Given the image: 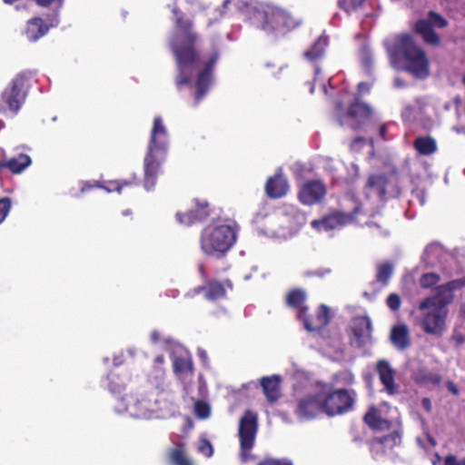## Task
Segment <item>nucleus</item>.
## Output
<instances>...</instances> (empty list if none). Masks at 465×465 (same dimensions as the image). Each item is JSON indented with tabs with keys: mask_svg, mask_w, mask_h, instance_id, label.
Segmentation results:
<instances>
[{
	"mask_svg": "<svg viewBox=\"0 0 465 465\" xmlns=\"http://www.w3.org/2000/svg\"><path fill=\"white\" fill-rule=\"evenodd\" d=\"M172 11L174 15V29L170 38V47L177 65L175 84L178 88L189 85L193 76L197 74L194 96V104L197 105L213 82V71L219 54L214 52L208 60L201 59L194 49L198 36L192 31L193 23L184 20L176 7H173Z\"/></svg>",
	"mask_w": 465,
	"mask_h": 465,
	"instance_id": "nucleus-1",
	"label": "nucleus"
},
{
	"mask_svg": "<svg viewBox=\"0 0 465 465\" xmlns=\"http://www.w3.org/2000/svg\"><path fill=\"white\" fill-rule=\"evenodd\" d=\"M123 408L117 406L118 412L126 411L138 419H166L179 412L174 396L164 381L151 386L136 395L126 396L121 400Z\"/></svg>",
	"mask_w": 465,
	"mask_h": 465,
	"instance_id": "nucleus-2",
	"label": "nucleus"
},
{
	"mask_svg": "<svg viewBox=\"0 0 465 465\" xmlns=\"http://www.w3.org/2000/svg\"><path fill=\"white\" fill-rule=\"evenodd\" d=\"M391 63L395 69L408 71L417 78L429 74V61L424 51L408 35H397L385 42Z\"/></svg>",
	"mask_w": 465,
	"mask_h": 465,
	"instance_id": "nucleus-3",
	"label": "nucleus"
},
{
	"mask_svg": "<svg viewBox=\"0 0 465 465\" xmlns=\"http://www.w3.org/2000/svg\"><path fill=\"white\" fill-rule=\"evenodd\" d=\"M168 143L167 129L163 119L157 116L153 120L147 153L144 156V188L147 191L152 190L156 183L161 165L166 158Z\"/></svg>",
	"mask_w": 465,
	"mask_h": 465,
	"instance_id": "nucleus-4",
	"label": "nucleus"
},
{
	"mask_svg": "<svg viewBox=\"0 0 465 465\" xmlns=\"http://www.w3.org/2000/svg\"><path fill=\"white\" fill-rule=\"evenodd\" d=\"M452 299V295L444 298L432 295L420 302L415 321L424 332L433 335H440L443 332L449 312L447 305L451 302Z\"/></svg>",
	"mask_w": 465,
	"mask_h": 465,
	"instance_id": "nucleus-5",
	"label": "nucleus"
},
{
	"mask_svg": "<svg viewBox=\"0 0 465 465\" xmlns=\"http://www.w3.org/2000/svg\"><path fill=\"white\" fill-rule=\"evenodd\" d=\"M237 231L238 226L233 222H219L208 225L201 236L203 252L211 256H223L235 243Z\"/></svg>",
	"mask_w": 465,
	"mask_h": 465,
	"instance_id": "nucleus-6",
	"label": "nucleus"
},
{
	"mask_svg": "<svg viewBox=\"0 0 465 465\" xmlns=\"http://www.w3.org/2000/svg\"><path fill=\"white\" fill-rule=\"evenodd\" d=\"M254 21L261 22L260 27L267 34L284 35L299 27L302 20L289 12L276 7L267 6L262 10H255Z\"/></svg>",
	"mask_w": 465,
	"mask_h": 465,
	"instance_id": "nucleus-7",
	"label": "nucleus"
},
{
	"mask_svg": "<svg viewBox=\"0 0 465 465\" xmlns=\"http://www.w3.org/2000/svg\"><path fill=\"white\" fill-rule=\"evenodd\" d=\"M323 412L329 416L342 414L352 409L355 393L340 389L333 391L327 383H321Z\"/></svg>",
	"mask_w": 465,
	"mask_h": 465,
	"instance_id": "nucleus-8",
	"label": "nucleus"
},
{
	"mask_svg": "<svg viewBox=\"0 0 465 465\" xmlns=\"http://www.w3.org/2000/svg\"><path fill=\"white\" fill-rule=\"evenodd\" d=\"M26 74H17L0 95V113L15 116L26 98Z\"/></svg>",
	"mask_w": 465,
	"mask_h": 465,
	"instance_id": "nucleus-9",
	"label": "nucleus"
},
{
	"mask_svg": "<svg viewBox=\"0 0 465 465\" xmlns=\"http://www.w3.org/2000/svg\"><path fill=\"white\" fill-rule=\"evenodd\" d=\"M341 100L336 104V117L339 124L341 126L358 129L363 121L369 117L371 113L370 107L363 103L355 102L345 114H342L341 105L343 103L349 102L350 99L348 97H351V94L344 87L341 91Z\"/></svg>",
	"mask_w": 465,
	"mask_h": 465,
	"instance_id": "nucleus-10",
	"label": "nucleus"
},
{
	"mask_svg": "<svg viewBox=\"0 0 465 465\" xmlns=\"http://www.w3.org/2000/svg\"><path fill=\"white\" fill-rule=\"evenodd\" d=\"M258 430V416L252 411L244 412L240 420L238 436L240 439L241 453L240 458L242 462H246L251 458L250 451L254 446L256 434Z\"/></svg>",
	"mask_w": 465,
	"mask_h": 465,
	"instance_id": "nucleus-11",
	"label": "nucleus"
},
{
	"mask_svg": "<svg viewBox=\"0 0 465 465\" xmlns=\"http://www.w3.org/2000/svg\"><path fill=\"white\" fill-rule=\"evenodd\" d=\"M322 412L321 383H318L313 391L307 393L298 401L294 413L300 420H308L316 418Z\"/></svg>",
	"mask_w": 465,
	"mask_h": 465,
	"instance_id": "nucleus-12",
	"label": "nucleus"
},
{
	"mask_svg": "<svg viewBox=\"0 0 465 465\" xmlns=\"http://www.w3.org/2000/svg\"><path fill=\"white\" fill-rule=\"evenodd\" d=\"M360 211L361 205L356 203L351 213L334 211L321 220H313L311 224L319 232L341 229L343 226L352 223L355 220V215L358 214Z\"/></svg>",
	"mask_w": 465,
	"mask_h": 465,
	"instance_id": "nucleus-13",
	"label": "nucleus"
},
{
	"mask_svg": "<svg viewBox=\"0 0 465 465\" xmlns=\"http://www.w3.org/2000/svg\"><path fill=\"white\" fill-rule=\"evenodd\" d=\"M447 25V21L440 15L430 12L428 20L421 19L416 23V31L423 40L430 45H438L440 37L434 32L433 27L442 28Z\"/></svg>",
	"mask_w": 465,
	"mask_h": 465,
	"instance_id": "nucleus-14",
	"label": "nucleus"
},
{
	"mask_svg": "<svg viewBox=\"0 0 465 465\" xmlns=\"http://www.w3.org/2000/svg\"><path fill=\"white\" fill-rule=\"evenodd\" d=\"M351 329L352 338L351 343L356 347H362L371 341L372 325L368 316H356L351 320Z\"/></svg>",
	"mask_w": 465,
	"mask_h": 465,
	"instance_id": "nucleus-15",
	"label": "nucleus"
},
{
	"mask_svg": "<svg viewBox=\"0 0 465 465\" xmlns=\"http://www.w3.org/2000/svg\"><path fill=\"white\" fill-rule=\"evenodd\" d=\"M326 193L325 185L319 180L305 183L300 189L299 200L302 203L312 205L319 203Z\"/></svg>",
	"mask_w": 465,
	"mask_h": 465,
	"instance_id": "nucleus-16",
	"label": "nucleus"
},
{
	"mask_svg": "<svg viewBox=\"0 0 465 465\" xmlns=\"http://www.w3.org/2000/svg\"><path fill=\"white\" fill-rule=\"evenodd\" d=\"M377 371L379 378L385 391L393 395L398 392L399 386L395 383V371L385 360H381L377 362Z\"/></svg>",
	"mask_w": 465,
	"mask_h": 465,
	"instance_id": "nucleus-17",
	"label": "nucleus"
},
{
	"mask_svg": "<svg viewBox=\"0 0 465 465\" xmlns=\"http://www.w3.org/2000/svg\"><path fill=\"white\" fill-rule=\"evenodd\" d=\"M209 208L206 202L196 201L195 208L185 213H177L176 219L183 225H192L197 222H202L209 216Z\"/></svg>",
	"mask_w": 465,
	"mask_h": 465,
	"instance_id": "nucleus-18",
	"label": "nucleus"
},
{
	"mask_svg": "<svg viewBox=\"0 0 465 465\" xmlns=\"http://www.w3.org/2000/svg\"><path fill=\"white\" fill-rule=\"evenodd\" d=\"M387 179L384 175H371L365 188L366 198H373L376 202L384 201Z\"/></svg>",
	"mask_w": 465,
	"mask_h": 465,
	"instance_id": "nucleus-19",
	"label": "nucleus"
},
{
	"mask_svg": "<svg viewBox=\"0 0 465 465\" xmlns=\"http://www.w3.org/2000/svg\"><path fill=\"white\" fill-rule=\"evenodd\" d=\"M265 190L269 197L281 198L284 196L289 190L287 179L283 175L276 173L267 181Z\"/></svg>",
	"mask_w": 465,
	"mask_h": 465,
	"instance_id": "nucleus-20",
	"label": "nucleus"
},
{
	"mask_svg": "<svg viewBox=\"0 0 465 465\" xmlns=\"http://www.w3.org/2000/svg\"><path fill=\"white\" fill-rule=\"evenodd\" d=\"M303 322L304 328L309 331H319L323 329L330 321L329 317V309L325 305H321L319 307L317 315L313 321H311L306 313L303 315L301 320Z\"/></svg>",
	"mask_w": 465,
	"mask_h": 465,
	"instance_id": "nucleus-21",
	"label": "nucleus"
},
{
	"mask_svg": "<svg viewBox=\"0 0 465 465\" xmlns=\"http://www.w3.org/2000/svg\"><path fill=\"white\" fill-rule=\"evenodd\" d=\"M48 32V26L40 17H35L27 22L25 34L29 41L35 42Z\"/></svg>",
	"mask_w": 465,
	"mask_h": 465,
	"instance_id": "nucleus-22",
	"label": "nucleus"
},
{
	"mask_svg": "<svg viewBox=\"0 0 465 465\" xmlns=\"http://www.w3.org/2000/svg\"><path fill=\"white\" fill-rule=\"evenodd\" d=\"M305 300L306 293L301 289H295L290 292L286 297L287 304L299 311L297 315L299 320L302 319L307 311V307L303 305Z\"/></svg>",
	"mask_w": 465,
	"mask_h": 465,
	"instance_id": "nucleus-23",
	"label": "nucleus"
},
{
	"mask_svg": "<svg viewBox=\"0 0 465 465\" xmlns=\"http://www.w3.org/2000/svg\"><path fill=\"white\" fill-rule=\"evenodd\" d=\"M391 341L399 350H404L410 345L409 330L405 324L394 326L391 331Z\"/></svg>",
	"mask_w": 465,
	"mask_h": 465,
	"instance_id": "nucleus-24",
	"label": "nucleus"
},
{
	"mask_svg": "<svg viewBox=\"0 0 465 465\" xmlns=\"http://www.w3.org/2000/svg\"><path fill=\"white\" fill-rule=\"evenodd\" d=\"M280 379L278 376L263 377L261 381L263 392L271 402L278 400L280 396Z\"/></svg>",
	"mask_w": 465,
	"mask_h": 465,
	"instance_id": "nucleus-25",
	"label": "nucleus"
},
{
	"mask_svg": "<svg viewBox=\"0 0 465 465\" xmlns=\"http://www.w3.org/2000/svg\"><path fill=\"white\" fill-rule=\"evenodd\" d=\"M173 371L177 375H192L193 363L187 353L183 351L180 356L173 355Z\"/></svg>",
	"mask_w": 465,
	"mask_h": 465,
	"instance_id": "nucleus-26",
	"label": "nucleus"
},
{
	"mask_svg": "<svg viewBox=\"0 0 465 465\" xmlns=\"http://www.w3.org/2000/svg\"><path fill=\"white\" fill-rule=\"evenodd\" d=\"M204 291V297L209 301H214L225 296L224 285L220 282H209L206 287H198L195 292Z\"/></svg>",
	"mask_w": 465,
	"mask_h": 465,
	"instance_id": "nucleus-27",
	"label": "nucleus"
},
{
	"mask_svg": "<svg viewBox=\"0 0 465 465\" xmlns=\"http://www.w3.org/2000/svg\"><path fill=\"white\" fill-rule=\"evenodd\" d=\"M32 161L29 155L20 153L17 157H13L5 161V169H8L13 173H20L26 169Z\"/></svg>",
	"mask_w": 465,
	"mask_h": 465,
	"instance_id": "nucleus-28",
	"label": "nucleus"
},
{
	"mask_svg": "<svg viewBox=\"0 0 465 465\" xmlns=\"http://www.w3.org/2000/svg\"><path fill=\"white\" fill-rule=\"evenodd\" d=\"M327 45V36L321 35L317 41L304 52V57L310 62H315L319 58L322 57Z\"/></svg>",
	"mask_w": 465,
	"mask_h": 465,
	"instance_id": "nucleus-29",
	"label": "nucleus"
},
{
	"mask_svg": "<svg viewBox=\"0 0 465 465\" xmlns=\"http://www.w3.org/2000/svg\"><path fill=\"white\" fill-rule=\"evenodd\" d=\"M414 147L420 154L429 155L436 151L437 144L431 137L423 136L415 140Z\"/></svg>",
	"mask_w": 465,
	"mask_h": 465,
	"instance_id": "nucleus-30",
	"label": "nucleus"
},
{
	"mask_svg": "<svg viewBox=\"0 0 465 465\" xmlns=\"http://www.w3.org/2000/svg\"><path fill=\"white\" fill-rule=\"evenodd\" d=\"M170 461L172 465H193L191 460L187 457L183 444H177L170 452Z\"/></svg>",
	"mask_w": 465,
	"mask_h": 465,
	"instance_id": "nucleus-31",
	"label": "nucleus"
},
{
	"mask_svg": "<svg viewBox=\"0 0 465 465\" xmlns=\"http://www.w3.org/2000/svg\"><path fill=\"white\" fill-rule=\"evenodd\" d=\"M39 6L46 7L54 5L55 12L53 15L47 18L49 25L52 27L59 24V10L63 7L64 0H34Z\"/></svg>",
	"mask_w": 465,
	"mask_h": 465,
	"instance_id": "nucleus-32",
	"label": "nucleus"
},
{
	"mask_svg": "<svg viewBox=\"0 0 465 465\" xmlns=\"http://www.w3.org/2000/svg\"><path fill=\"white\" fill-rule=\"evenodd\" d=\"M364 421L372 429L383 430L387 428L389 422L381 420L379 411L372 408L364 416Z\"/></svg>",
	"mask_w": 465,
	"mask_h": 465,
	"instance_id": "nucleus-33",
	"label": "nucleus"
},
{
	"mask_svg": "<svg viewBox=\"0 0 465 465\" xmlns=\"http://www.w3.org/2000/svg\"><path fill=\"white\" fill-rule=\"evenodd\" d=\"M463 286H465V278L453 280L446 284L440 285L437 288L435 295H439L440 298H444L445 296L452 295L451 292L453 291L460 289Z\"/></svg>",
	"mask_w": 465,
	"mask_h": 465,
	"instance_id": "nucleus-34",
	"label": "nucleus"
},
{
	"mask_svg": "<svg viewBox=\"0 0 465 465\" xmlns=\"http://www.w3.org/2000/svg\"><path fill=\"white\" fill-rule=\"evenodd\" d=\"M401 442V436L398 432H393L391 434L386 435L382 438H375L371 440V448L380 449L382 446L392 447Z\"/></svg>",
	"mask_w": 465,
	"mask_h": 465,
	"instance_id": "nucleus-35",
	"label": "nucleus"
},
{
	"mask_svg": "<svg viewBox=\"0 0 465 465\" xmlns=\"http://www.w3.org/2000/svg\"><path fill=\"white\" fill-rule=\"evenodd\" d=\"M229 5H233L239 11H242L243 8L249 7V5L242 0H224L223 3V10H215V13H218V17L210 18L208 25H212L215 21L218 20V18H221L224 15L225 10L229 8Z\"/></svg>",
	"mask_w": 465,
	"mask_h": 465,
	"instance_id": "nucleus-36",
	"label": "nucleus"
},
{
	"mask_svg": "<svg viewBox=\"0 0 465 465\" xmlns=\"http://www.w3.org/2000/svg\"><path fill=\"white\" fill-rule=\"evenodd\" d=\"M393 272V266L390 262H384L377 268V280L383 284H387Z\"/></svg>",
	"mask_w": 465,
	"mask_h": 465,
	"instance_id": "nucleus-37",
	"label": "nucleus"
},
{
	"mask_svg": "<svg viewBox=\"0 0 465 465\" xmlns=\"http://www.w3.org/2000/svg\"><path fill=\"white\" fill-rule=\"evenodd\" d=\"M440 278L437 273H424L420 279V284L422 288L428 289L439 283Z\"/></svg>",
	"mask_w": 465,
	"mask_h": 465,
	"instance_id": "nucleus-38",
	"label": "nucleus"
},
{
	"mask_svg": "<svg viewBox=\"0 0 465 465\" xmlns=\"http://www.w3.org/2000/svg\"><path fill=\"white\" fill-rule=\"evenodd\" d=\"M194 411L197 417L205 419L210 416V407L206 402L198 401L194 405Z\"/></svg>",
	"mask_w": 465,
	"mask_h": 465,
	"instance_id": "nucleus-39",
	"label": "nucleus"
},
{
	"mask_svg": "<svg viewBox=\"0 0 465 465\" xmlns=\"http://www.w3.org/2000/svg\"><path fill=\"white\" fill-rule=\"evenodd\" d=\"M198 451L203 456L210 458L213 453V448L211 442L206 439H202L197 446Z\"/></svg>",
	"mask_w": 465,
	"mask_h": 465,
	"instance_id": "nucleus-40",
	"label": "nucleus"
},
{
	"mask_svg": "<svg viewBox=\"0 0 465 465\" xmlns=\"http://www.w3.org/2000/svg\"><path fill=\"white\" fill-rule=\"evenodd\" d=\"M12 203L8 197L0 199V224L5 221V217L10 212Z\"/></svg>",
	"mask_w": 465,
	"mask_h": 465,
	"instance_id": "nucleus-41",
	"label": "nucleus"
},
{
	"mask_svg": "<svg viewBox=\"0 0 465 465\" xmlns=\"http://www.w3.org/2000/svg\"><path fill=\"white\" fill-rule=\"evenodd\" d=\"M109 390L113 392H120L125 387V381L121 380L119 382H115L114 380H119V378L114 374H110L109 377Z\"/></svg>",
	"mask_w": 465,
	"mask_h": 465,
	"instance_id": "nucleus-42",
	"label": "nucleus"
},
{
	"mask_svg": "<svg viewBox=\"0 0 465 465\" xmlns=\"http://www.w3.org/2000/svg\"><path fill=\"white\" fill-rule=\"evenodd\" d=\"M351 1V7H348L346 5L345 0H339L338 4L339 6L342 9H344L348 14L351 13V10H355L359 8L365 0H350Z\"/></svg>",
	"mask_w": 465,
	"mask_h": 465,
	"instance_id": "nucleus-43",
	"label": "nucleus"
},
{
	"mask_svg": "<svg viewBox=\"0 0 465 465\" xmlns=\"http://www.w3.org/2000/svg\"><path fill=\"white\" fill-rule=\"evenodd\" d=\"M401 298L398 294L391 293L387 298V305L391 311H398L401 307Z\"/></svg>",
	"mask_w": 465,
	"mask_h": 465,
	"instance_id": "nucleus-44",
	"label": "nucleus"
},
{
	"mask_svg": "<svg viewBox=\"0 0 465 465\" xmlns=\"http://www.w3.org/2000/svg\"><path fill=\"white\" fill-rule=\"evenodd\" d=\"M258 465H292V462L287 459H265Z\"/></svg>",
	"mask_w": 465,
	"mask_h": 465,
	"instance_id": "nucleus-45",
	"label": "nucleus"
},
{
	"mask_svg": "<svg viewBox=\"0 0 465 465\" xmlns=\"http://www.w3.org/2000/svg\"><path fill=\"white\" fill-rule=\"evenodd\" d=\"M163 364V356H157L154 360V370H155V372H156V378L158 380H160L159 382H162L163 381V370L162 368Z\"/></svg>",
	"mask_w": 465,
	"mask_h": 465,
	"instance_id": "nucleus-46",
	"label": "nucleus"
},
{
	"mask_svg": "<svg viewBox=\"0 0 465 465\" xmlns=\"http://www.w3.org/2000/svg\"><path fill=\"white\" fill-rule=\"evenodd\" d=\"M129 184L128 182L124 181V182H110L109 183V185L104 187V189L107 191V192H114V191H117V192H121L122 188L124 185H127Z\"/></svg>",
	"mask_w": 465,
	"mask_h": 465,
	"instance_id": "nucleus-47",
	"label": "nucleus"
},
{
	"mask_svg": "<svg viewBox=\"0 0 465 465\" xmlns=\"http://www.w3.org/2000/svg\"><path fill=\"white\" fill-rule=\"evenodd\" d=\"M401 117L404 121L410 122L413 118V108L411 105H405L401 112Z\"/></svg>",
	"mask_w": 465,
	"mask_h": 465,
	"instance_id": "nucleus-48",
	"label": "nucleus"
},
{
	"mask_svg": "<svg viewBox=\"0 0 465 465\" xmlns=\"http://www.w3.org/2000/svg\"><path fill=\"white\" fill-rule=\"evenodd\" d=\"M361 62L365 67H368L371 64V54L367 48H363L361 51Z\"/></svg>",
	"mask_w": 465,
	"mask_h": 465,
	"instance_id": "nucleus-49",
	"label": "nucleus"
},
{
	"mask_svg": "<svg viewBox=\"0 0 465 465\" xmlns=\"http://www.w3.org/2000/svg\"><path fill=\"white\" fill-rule=\"evenodd\" d=\"M444 465H465V459L459 461L454 455H449L444 460Z\"/></svg>",
	"mask_w": 465,
	"mask_h": 465,
	"instance_id": "nucleus-50",
	"label": "nucleus"
},
{
	"mask_svg": "<svg viewBox=\"0 0 465 465\" xmlns=\"http://www.w3.org/2000/svg\"><path fill=\"white\" fill-rule=\"evenodd\" d=\"M360 175V170L359 166L355 163L351 164V170H350V179L351 181L357 179Z\"/></svg>",
	"mask_w": 465,
	"mask_h": 465,
	"instance_id": "nucleus-51",
	"label": "nucleus"
},
{
	"mask_svg": "<svg viewBox=\"0 0 465 465\" xmlns=\"http://www.w3.org/2000/svg\"><path fill=\"white\" fill-rule=\"evenodd\" d=\"M371 89V85L368 83H359L358 84V91L360 94H365L368 93Z\"/></svg>",
	"mask_w": 465,
	"mask_h": 465,
	"instance_id": "nucleus-52",
	"label": "nucleus"
},
{
	"mask_svg": "<svg viewBox=\"0 0 465 465\" xmlns=\"http://www.w3.org/2000/svg\"><path fill=\"white\" fill-rule=\"evenodd\" d=\"M414 196L416 197L418 203H420V205H424L425 203H426V197H425V194L423 193V192H415L414 193Z\"/></svg>",
	"mask_w": 465,
	"mask_h": 465,
	"instance_id": "nucleus-53",
	"label": "nucleus"
},
{
	"mask_svg": "<svg viewBox=\"0 0 465 465\" xmlns=\"http://www.w3.org/2000/svg\"><path fill=\"white\" fill-rule=\"evenodd\" d=\"M388 124H382L381 127H380V136L383 139V140H388L389 137L387 136V130H388Z\"/></svg>",
	"mask_w": 465,
	"mask_h": 465,
	"instance_id": "nucleus-54",
	"label": "nucleus"
},
{
	"mask_svg": "<svg viewBox=\"0 0 465 465\" xmlns=\"http://www.w3.org/2000/svg\"><path fill=\"white\" fill-rule=\"evenodd\" d=\"M339 376L342 377L347 381V383H351L353 381V376L348 371H342L339 374Z\"/></svg>",
	"mask_w": 465,
	"mask_h": 465,
	"instance_id": "nucleus-55",
	"label": "nucleus"
},
{
	"mask_svg": "<svg viewBox=\"0 0 465 465\" xmlns=\"http://www.w3.org/2000/svg\"><path fill=\"white\" fill-rule=\"evenodd\" d=\"M393 85L394 87L396 88H403L406 86V84L405 82L401 79L400 77H395L394 81H393Z\"/></svg>",
	"mask_w": 465,
	"mask_h": 465,
	"instance_id": "nucleus-56",
	"label": "nucleus"
},
{
	"mask_svg": "<svg viewBox=\"0 0 465 465\" xmlns=\"http://www.w3.org/2000/svg\"><path fill=\"white\" fill-rule=\"evenodd\" d=\"M421 405L422 407L427 411H430L431 410V402H430V400L428 399V398H424L422 399L421 401Z\"/></svg>",
	"mask_w": 465,
	"mask_h": 465,
	"instance_id": "nucleus-57",
	"label": "nucleus"
},
{
	"mask_svg": "<svg viewBox=\"0 0 465 465\" xmlns=\"http://www.w3.org/2000/svg\"><path fill=\"white\" fill-rule=\"evenodd\" d=\"M447 388L454 395H457L459 393V390L457 389L456 385L451 381H449L447 383Z\"/></svg>",
	"mask_w": 465,
	"mask_h": 465,
	"instance_id": "nucleus-58",
	"label": "nucleus"
},
{
	"mask_svg": "<svg viewBox=\"0 0 465 465\" xmlns=\"http://www.w3.org/2000/svg\"><path fill=\"white\" fill-rule=\"evenodd\" d=\"M198 356L202 360L203 363H205L207 361V353L203 349H198Z\"/></svg>",
	"mask_w": 465,
	"mask_h": 465,
	"instance_id": "nucleus-59",
	"label": "nucleus"
},
{
	"mask_svg": "<svg viewBox=\"0 0 465 465\" xmlns=\"http://www.w3.org/2000/svg\"><path fill=\"white\" fill-rule=\"evenodd\" d=\"M365 143V140L363 138H356L353 140V142L351 144V149H355L358 144H362Z\"/></svg>",
	"mask_w": 465,
	"mask_h": 465,
	"instance_id": "nucleus-60",
	"label": "nucleus"
},
{
	"mask_svg": "<svg viewBox=\"0 0 465 465\" xmlns=\"http://www.w3.org/2000/svg\"><path fill=\"white\" fill-rule=\"evenodd\" d=\"M159 340H160L159 332L157 331H152V333H151V341L153 342H157Z\"/></svg>",
	"mask_w": 465,
	"mask_h": 465,
	"instance_id": "nucleus-61",
	"label": "nucleus"
},
{
	"mask_svg": "<svg viewBox=\"0 0 465 465\" xmlns=\"http://www.w3.org/2000/svg\"><path fill=\"white\" fill-rule=\"evenodd\" d=\"M440 460H441V457L438 453H436L434 455L433 460H431V463H432V465H437L438 463L440 462Z\"/></svg>",
	"mask_w": 465,
	"mask_h": 465,
	"instance_id": "nucleus-62",
	"label": "nucleus"
},
{
	"mask_svg": "<svg viewBox=\"0 0 465 465\" xmlns=\"http://www.w3.org/2000/svg\"><path fill=\"white\" fill-rule=\"evenodd\" d=\"M434 249H436V246L434 245H429L426 247L424 255H428L430 252H432Z\"/></svg>",
	"mask_w": 465,
	"mask_h": 465,
	"instance_id": "nucleus-63",
	"label": "nucleus"
},
{
	"mask_svg": "<svg viewBox=\"0 0 465 465\" xmlns=\"http://www.w3.org/2000/svg\"><path fill=\"white\" fill-rule=\"evenodd\" d=\"M122 362H123V361H122V360H121V358H120V357H118V356L114 357V364L115 366H118V365L122 364Z\"/></svg>",
	"mask_w": 465,
	"mask_h": 465,
	"instance_id": "nucleus-64",
	"label": "nucleus"
}]
</instances>
